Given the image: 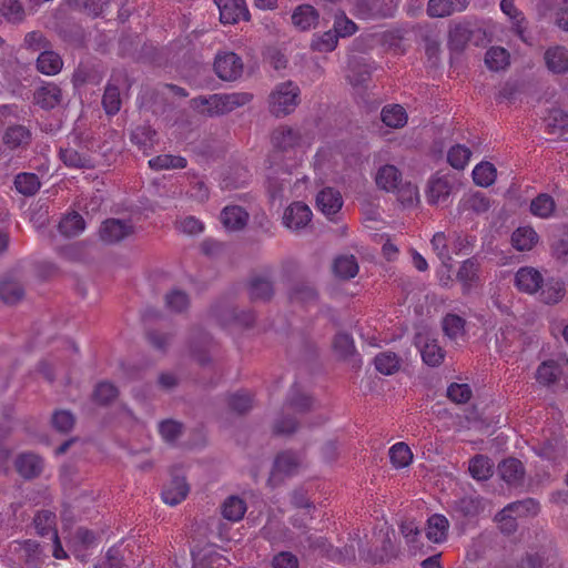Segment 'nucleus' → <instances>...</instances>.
Instances as JSON below:
<instances>
[{"mask_svg":"<svg viewBox=\"0 0 568 568\" xmlns=\"http://www.w3.org/2000/svg\"><path fill=\"white\" fill-rule=\"evenodd\" d=\"M300 88L292 81L277 84L268 98L270 112L275 116H285L298 105Z\"/></svg>","mask_w":568,"mask_h":568,"instance_id":"obj_1","label":"nucleus"},{"mask_svg":"<svg viewBox=\"0 0 568 568\" xmlns=\"http://www.w3.org/2000/svg\"><path fill=\"white\" fill-rule=\"evenodd\" d=\"M9 551L17 557V564L24 568H38L42 562L41 550L36 541H12Z\"/></svg>","mask_w":568,"mask_h":568,"instance_id":"obj_2","label":"nucleus"},{"mask_svg":"<svg viewBox=\"0 0 568 568\" xmlns=\"http://www.w3.org/2000/svg\"><path fill=\"white\" fill-rule=\"evenodd\" d=\"M217 77L224 81H235L242 75L243 62L234 52L219 53L214 61Z\"/></svg>","mask_w":568,"mask_h":568,"instance_id":"obj_3","label":"nucleus"},{"mask_svg":"<svg viewBox=\"0 0 568 568\" xmlns=\"http://www.w3.org/2000/svg\"><path fill=\"white\" fill-rule=\"evenodd\" d=\"M313 213L310 206L303 202H293L283 213V224L291 231L305 229L312 221Z\"/></svg>","mask_w":568,"mask_h":568,"instance_id":"obj_4","label":"nucleus"},{"mask_svg":"<svg viewBox=\"0 0 568 568\" xmlns=\"http://www.w3.org/2000/svg\"><path fill=\"white\" fill-rule=\"evenodd\" d=\"M59 158L65 166L71 169L94 168V161L89 152L84 151V149L77 143L73 145L68 143L67 146L60 148Z\"/></svg>","mask_w":568,"mask_h":568,"instance_id":"obj_5","label":"nucleus"},{"mask_svg":"<svg viewBox=\"0 0 568 568\" xmlns=\"http://www.w3.org/2000/svg\"><path fill=\"white\" fill-rule=\"evenodd\" d=\"M416 345L419 348L423 362L426 365L436 367L443 363L445 352L439 346L437 339L427 334L419 333L416 336Z\"/></svg>","mask_w":568,"mask_h":568,"instance_id":"obj_6","label":"nucleus"},{"mask_svg":"<svg viewBox=\"0 0 568 568\" xmlns=\"http://www.w3.org/2000/svg\"><path fill=\"white\" fill-rule=\"evenodd\" d=\"M301 466L302 459L297 454L292 452H284L280 454L274 462L270 483L276 484L282 479V477L296 474Z\"/></svg>","mask_w":568,"mask_h":568,"instance_id":"obj_7","label":"nucleus"},{"mask_svg":"<svg viewBox=\"0 0 568 568\" xmlns=\"http://www.w3.org/2000/svg\"><path fill=\"white\" fill-rule=\"evenodd\" d=\"M63 93L61 88L53 82H44L33 92V102L43 110H52L61 104Z\"/></svg>","mask_w":568,"mask_h":568,"instance_id":"obj_8","label":"nucleus"},{"mask_svg":"<svg viewBox=\"0 0 568 568\" xmlns=\"http://www.w3.org/2000/svg\"><path fill=\"white\" fill-rule=\"evenodd\" d=\"M481 265L478 258L470 257L465 260L457 272V281L462 284L463 293H469L480 283Z\"/></svg>","mask_w":568,"mask_h":568,"instance_id":"obj_9","label":"nucleus"},{"mask_svg":"<svg viewBox=\"0 0 568 568\" xmlns=\"http://www.w3.org/2000/svg\"><path fill=\"white\" fill-rule=\"evenodd\" d=\"M220 10L222 23L232 24L248 19V10L244 0H214Z\"/></svg>","mask_w":568,"mask_h":568,"instance_id":"obj_10","label":"nucleus"},{"mask_svg":"<svg viewBox=\"0 0 568 568\" xmlns=\"http://www.w3.org/2000/svg\"><path fill=\"white\" fill-rule=\"evenodd\" d=\"M450 508L455 518L473 519L484 511L485 503L480 496H465L455 500Z\"/></svg>","mask_w":568,"mask_h":568,"instance_id":"obj_11","label":"nucleus"},{"mask_svg":"<svg viewBox=\"0 0 568 568\" xmlns=\"http://www.w3.org/2000/svg\"><path fill=\"white\" fill-rule=\"evenodd\" d=\"M133 233V225L126 221L110 219L103 222L100 237L105 243H116Z\"/></svg>","mask_w":568,"mask_h":568,"instance_id":"obj_12","label":"nucleus"},{"mask_svg":"<svg viewBox=\"0 0 568 568\" xmlns=\"http://www.w3.org/2000/svg\"><path fill=\"white\" fill-rule=\"evenodd\" d=\"M192 568H224L229 565V560L213 546L192 551Z\"/></svg>","mask_w":568,"mask_h":568,"instance_id":"obj_13","label":"nucleus"},{"mask_svg":"<svg viewBox=\"0 0 568 568\" xmlns=\"http://www.w3.org/2000/svg\"><path fill=\"white\" fill-rule=\"evenodd\" d=\"M544 283L541 273L530 266L520 267L515 275L516 287L527 294H536Z\"/></svg>","mask_w":568,"mask_h":568,"instance_id":"obj_14","label":"nucleus"},{"mask_svg":"<svg viewBox=\"0 0 568 568\" xmlns=\"http://www.w3.org/2000/svg\"><path fill=\"white\" fill-rule=\"evenodd\" d=\"M31 131L22 124L9 125L2 134V144L13 151L27 148L31 142Z\"/></svg>","mask_w":568,"mask_h":568,"instance_id":"obj_15","label":"nucleus"},{"mask_svg":"<svg viewBox=\"0 0 568 568\" xmlns=\"http://www.w3.org/2000/svg\"><path fill=\"white\" fill-rule=\"evenodd\" d=\"M568 366V361L565 359H547L544 361L536 371V379L539 384L549 386L555 384L565 368Z\"/></svg>","mask_w":568,"mask_h":568,"instance_id":"obj_16","label":"nucleus"},{"mask_svg":"<svg viewBox=\"0 0 568 568\" xmlns=\"http://www.w3.org/2000/svg\"><path fill=\"white\" fill-rule=\"evenodd\" d=\"M537 9L541 16L555 14L556 24L568 31V0H539Z\"/></svg>","mask_w":568,"mask_h":568,"instance_id":"obj_17","label":"nucleus"},{"mask_svg":"<svg viewBox=\"0 0 568 568\" xmlns=\"http://www.w3.org/2000/svg\"><path fill=\"white\" fill-rule=\"evenodd\" d=\"M316 205L323 214L332 216L342 209L343 199L338 191L332 187H326L318 192L316 196Z\"/></svg>","mask_w":568,"mask_h":568,"instance_id":"obj_18","label":"nucleus"},{"mask_svg":"<svg viewBox=\"0 0 568 568\" xmlns=\"http://www.w3.org/2000/svg\"><path fill=\"white\" fill-rule=\"evenodd\" d=\"M190 488L183 477H174L162 490V500L175 506L183 501L189 495Z\"/></svg>","mask_w":568,"mask_h":568,"instance_id":"obj_19","label":"nucleus"},{"mask_svg":"<svg viewBox=\"0 0 568 568\" xmlns=\"http://www.w3.org/2000/svg\"><path fill=\"white\" fill-rule=\"evenodd\" d=\"M566 295V286L560 278H548L541 284L539 298L542 303L555 305Z\"/></svg>","mask_w":568,"mask_h":568,"instance_id":"obj_20","label":"nucleus"},{"mask_svg":"<svg viewBox=\"0 0 568 568\" xmlns=\"http://www.w3.org/2000/svg\"><path fill=\"white\" fill-rule=\"evenodd\" d=\"M16 468L22 477L30 479L40 475L43 462L34 454H21L16 459Z\"/></svg>","mask_w":568,"mask_h":568,"instance_id":"obj_21","label":"nucleus"},{"mask_svg":"<svg viewBox=\"0 0 568 568\" xmlns=\"http://www.w3.org/2000/svg\"><path fill=\"white\" fill-rule=\"evenodd\" d=\"M248 214L237 205L226 206L221 212V222L225 229L237 231L246 225Z\"/></svg>","mask_w":568,"mask_h":568,"instance_id":"obj_22","label":"nucleus"},{"mask_svg":"<svg viewBox=\"0 0 568 568\" xmlns=\"http://www.w3.org/2000/svg\"><path fill=\"white\" fill-rule=\"evenodd\" d=\"M498 470L501 479L509 485H518L524 479V465L516 458L505 459L499 464Z\"/></svg>","mask_w":568,"mask_h":568,"instance_id":"obj_23","label":"nucleus"},{"mask_svg":"<svg viewBox=\"0 0 568 568\" xmlns=\"http://www.w3.org/2000/svg\"><path fill=\"white\" fill-rule=\"evenodd\" d=\"M452 191L449 181L443 176L430 179L427 189V201L430 204H439L447 200Z\"/></svg>","mask_w":568,"mask_h":568,"instance_id":"obj_24","label":"nucleus"},{"mask_svg":"<svg viewBox=\"0 0 568 568\" xmlns=\"http://www.w3.org/2000/svg\"><path fill=\"white\" fill-rule=\"evenodd\" d=\"M253 95L247 92H233L229 94H219L215 99L219 104V115L232 112L233 110L243 106L251 102Z\"/></svg>","mask_w":568,"mask_h":568,"instance_id":"obj_25","label":"nucleus"},{"mask_svg":"<svg viewBox=\"0 0 568 568\" xmlns=\"http://www.w3.org/2000/svg\"><path fill=\"white\" fill-rule=\"evenodd\" d=\"M317 21L318 13L310 4L298 6L292 14L293 24L302 31L314 28L317 24Z\"/></svg>","mask_w":568,"mask_h":568,"instance_id":"obj_26","label":"nucleus"},{"mask_svg":"<svg viewBox=\"0 0 568 568\" xmlns=\"http://www.w3.org/2000/svg\"><path fill=\"white\" fill-rule=\"evenodd\" d=\"M545 61L547 68L554 73L568 71V52L564 47H554L546 51Z\"/></svg>","mask_w":568,"mask_h":568,"instance_id":"obj_27","label":"nucleus"},{"mask_svg":"<svg viewBox=\"0 0 568 568\" xmlns=\"http://www.w3.org/2000/svg\"><path fill=\"white\" fill-rule=\"evenodd\" d=\"M448 527L447 518L435 514L427 521L426 536L433 542H443L447 537Z\"/></svg>","mask_w":568,"mask_h":568,"instance_id":"obj_28","label":"nucleus"},{"mask_svg":"<svg viewBox=\"0 0 568 568\" xmlns=\"http://www.w3.org/2000/svg\"><path fill=\"white\" fill-rule=\"evenodd\" d=\"M497 346L498 351L504 356L513 355L520 347L519 333L513 327H506L501 329L499 335L497 336Z\"/></svg>","mask_w":568,"mask_h":568,"instance_id":"obj_29","label":"nucleus"},{"mask_svg":"<svg viewBox=\"0 0 568 568\" xmlns=\"http://www.w3.org/2000/svg\"><path fill=\"white\" fill-rule=\"evenodd\" d=\"M538 242V234L530 226H521L514 231L511 243L518 251H530Z\"/></svg>","mask_w":568,"mask_h":568,"instance_id":"obj_30","label":"nucleus"},{"mask_svg":"<svg viewBox=\"0 0 568 568\" xmlns=\"http://www.w3.org/2000/svg\"><path fill=\"white\" fill-rule=\"evenodd\" d=\"M58 227L62 235L72 237L78 236L84 231L85 222L79 213L71 212L61 219Z\"/></svg>","mask_w":568,"mask_h":568,"instance_id":"obj_31","label":"nucleus"},{"mask_svg":"<svg viewBox=\"0 0 568 568\" xmlns=\"http://www.w3.org/2000/svg\"><path fill=\"white\" fill-rule=\"evenodd\" d=\"M62 67L61 57L53 51H44L37 59V69L45 75L58 74Z\"/></svg>","mask_w":568,"mask_h":568,"instance_id":"obj_32","label":"nucleus"},{"mask_svg":"<svg viewBox=\"0 0 568 568\" xmlns=\"http://www.w3.org/2000/svg\"><path fill=\"white\" fill-rule=\"evenodd\" d=\"M334 274L342 280H349L357 275L358 264L354 255H341L333 264Z\"/></svg>","mask_w":568,"mask_h":568,"instance_id":"obj_33","label":"nucleus"},{"mask_svg":"<svg viewBox=\"0 0 568 568\" xmlns=\"http://www.w3.org/2000/svg\"><path fill=\"white\" fill-rule=\"evenodd\" d=\"M221 511L223 518L236 523L245 515L246 504L237 496H230L222 504Z\"/></svg>","mask_w":568,"mask_h":568,"instance_id":"obj_34","label":"nucleus"},{"mask_svg":"<svg viewBox=\"0 0 568 568\" xmlns=\"http://www.w3.org/2000/svg\"><path fill=\"white\" fill-rule=\"evenodd\" d=\"M381 116L384 124L389 128L398 129L407 123V113L399 104L384 106Z\"/></svg>","mask_w":568,"mask_h":568,"instance_id":"obj_35","label":"nucleus"},{"mask_svg":"<svg viewBox=\"0 0 568 568\" xmlns=\"http://www.w3.org/2000/svg\"><path fill=\"white\" fill-rule=\"evenodd\" d=\"M500 9L506 16H508L511 19L515 32L519 36V38L523 41L526 42V21L523 13L516 9L514 0H501Z\"/></svg>","mask_w":568,"mask_h":568,"instance_id":"obj_36","label":"nucleus"},{"mask_svg":"<svg viewBox=\"0 0 568 568\" xmlns=\"http://www.w3.org/2000/svg\"><path fill=\"white\" fill-rule=\"evenodd\" d=\"M186 165V159L180 155L161 154L149 160V166L155 171L184 169Z\"/></svg>","mask_w":568,"mask_h":568,"instance_id":"obj_37","label":"nucleus"},{"mask_svg":"<svg viewBox=\"0 0 568 568\" xmlns=\"http://www.w3.org/2000/svg\"><path fill=\"white\" fill-rule=\"evenodd\" d=\"M400 172L394 165L382 166L376 175V183L386 191H394L400 182Z\"/></svg>","mask_w":568,"mask_h":568,"instance_id":"obj_38","label":"nucleus"},{"mask_svg":"<svg viewBox=\"0 0 568 568\" xmlns=\"http://www.w3.org/2000/svg\"><path fill=\"white\" fill-rule=\"evenodd\" d=\"M510 55L501 47H491L485 55V63L491 71H500L509 65Z\"/></svg>","mask_w":568,"mask_h":568,"instance_id":"obj_39","label":"nucleus"},{"mask_svg":"<svg viewBox=\"0 0 568 568\" xmlns=\"http://www.w3.org/2000/svg\"><path fill=\"white\" fill-rule=\"evenodd\" d=\"M469 473L476 480H487L493 475V464L488 457L476 455L469 462Z\"/></svg>","mask_w":568,"mask_h":568,"instance_id":"obj_40","label":"nucleus"},{"mask_svg":"<svg viewBox=\"0 0 568 568\" xmlns=\"http://www.w3.org/2000/svg\"><path fill=\"white\" fill-rule=\"evenodd\" d=\"M473 180L475 184L487 187L490 186L497 176V171L490 162H480L473 170Z\"/></svg>","mask_w":568,"mask_h":568,"instance_id":"obj_41","label":"nucleus"},{"mask_svg":"<svg viewBox=\"0 0 568 568\" xmlns=\"http://www.w3.org/2000/svg\"><path fill=\"white\" fill-rule=\"evenodd\" d=\"M460 204L464 211H469L475 214H483L490 207L489 199L480 192L465 195Z\"/></svg>","mask_w":568,"mask_h":568,"instance_id":"obj_42","label":"nucleus"},{"mask_svg":"<svg viewBox=\"0 0 568 568\" xmlns=\"http://www.w3.org/2000/svg\"><path fill=\"white\" fill-rule=\"evenodd\" d=\"M470 37L471 30L467 23H456L449 30V47L456 51L463 50Z\"/></svg>","mask_w":568,"mask_h":568,"instance_id":"obj_43","label":"nucleus"},{"mask_svg":"<svg viewBox=\"0 0 568 568\" xmlns=\"http://www.w3.org/2000/svg\"><path fill=\"white\" fill-rule=\"evenodd\" d=\"M40 185L39 178L34 173H20L14 178L16 190L26 196L36 194Z\"/></svg>","mask_w":568,"mask_h":568,"instance_id":"obj_44","label":"nucleus"},{"mask_svg":"<svg viewBox=\"0 0 568 568\" xmlns=\"http://www.w3.org/2000/svg\"><path fill=\"white\" fill-rule=\"evenodd\" d=\"M298 134L291 128H278L272 134V143L275 148L287 150L298 142Z\"/></svg>","mask_w":568,"mask_h":568,"instance_id":"obj_45","label":"nucleus"},{"mask_svg":"<svg viewBox=\"0 0 568 568\" xmlns=\"http://www.w3.org/2000/svg\"><path fill=\"white\" fill-rule=\"evenodd\" d=\"M375 367L384 375H392L399 369L400 359L392 352H384L378 354L375 359Z\"/></svg>","mask_w":568,"mask_h":568,"instance_id":"obj_46","label":"nucleus"},{"mask_svg":"<svg viewBox=\"0 0 568 568\" xmlns=\"http://www.w3.org/2000/svg\"><path fill=\"white\" fill-rule=\"evenodd\" d=\"M389 459L395 468L407 467L413 460V454L408 445L397 443L389 449Z\"/></svg>","mask_w":568,"mask_h":568,"instance_id":"obj_47","label":"nucleus"},{"mask_svg":"<svg viewBox=\"0 0 568 568\" xmlns=\"http://www.w3.org/2000/svg\"><path fill=\"white\" fill-rule=\"evenodd\" d=\"M555 201L548 194H539L530 203V212L538 217L548 219L555 211Z\"/></svg>","mask_w":568,"mask_h":568,"instance_id":"obj_48","label":"nucleus"},{"mask_svg":"<svg viewBox=\"0 0 568 568\" xmlns=\"http://www.w3.org/2000/svg\"><path fill=\"white\" fill-rule=\"evenodd\" d=\"M273 295V285L266 277H254L250 284V296L254 301H266Z\"/></svg>","mask_w":568,"mask_h":568,"instance_id":"obj_49","label":"nucleus"},{"mask_svg":"<svg viewBox=\"0 0 568 568\" xmlns=\"http://www.w3.org/2000/svg\"><path fill=\"white\" fill-rule=\"evenodd\" d=\"M471 156V151L462 144L452 146L447 153L448 163L456 170H464Z\"/></svg>","mask_w":568,"mask_h":568,"instance_id":"obj_50","label":"nucleus"},{"mask_svg":"<svg viewBox=\"0 0 568 568\" xmlns=\"http://www.w3.org/2000/svg\"><path fill=\"white\" fill-rule=\"evenodd\" d=\"M338 43V38L333 30L313 36L311 47L318 52H332Z\"/></svg>","mask_w":568,"mask_h":568,"instance_id":"obj_51","label":"nucleus"},{"mask_svg":"<svg viewBox=\"0 0 568 568\" xmlns=\"http://www.w3.org/2000/svg\"><path fill=\"white\" fill-rule=\"evenodd\" d=\"M442 324L445 334L452 339H456L465 333V320L459 315L447 314Z\"/></svg>","mask_w":568,"mask_h":568,"instance_id":"obj_52","label":"nucleus"},{"mask_svg":"<svg viewBox=\"0 0 568 568\" xmlns=\"http://www.w3.org/2000/svg\"><path fill=\"white\" fill-rule=\"evenodd\" d=\"M102 105L109 115L116 114L121 108V97L119 88L113 84H108L102 98Z\"/></svg>","mask_w":568,"mask_h":568,"instance_id":"obj_53","label":"nucleus"},{"mask_svg":"<svg viewBox=\"0 0 568 568\" xmlns=\"http://www.w3.org/2000/svg\"><path fill=\"white\" fill-rule=\"evenodd\" d=\"M34 526L41 536L53 535L55 529V515L49 510H43L34 517Z\"/></svg>","mask_w":568,"mask_h":568,"instance_id":"obj_54","label":"nucleus"},{"mask_svg":"<svg viewBox=\"0 0 568 568\" xmlns=\"http://www.w3.org/2000/svg\"><path fill=\"white\" fill-rule=\"evenodd\" d=\"M538 510L539 505L532 498L515 501L506 506V511L513 513L516 517L536 515Z\"/></svg>","mask_w":568,"mask_h":568,"instance_id":"obj_55","label":"nucleus"},{"mask_svg":"<svg viewBox=\"0 0 568 568\" xmlns=\"http://www.w3.org/2000/svg\"><path fill=\"white\" fill-rule=\"evenodd\" d=\"M155 131L149 126H138L131 135V140L144 151L151 149L155 141Z\"/></svg>","mask_w":568,"mask_h":568,"instance_id":"obj_56","label":"nucleus"},{"mask_svg":"<svg viewBox=\"0 0 568 568\" xmlns=\"http://www.w3.org/2000/svg\"><path fill=\"white\" fill-rule=\"evenodd\" d=\"M215 99H219V94H212L209 98L199 97L192 100V104L202 114L214 116L219 115L220 104Z\"/></svg>","mask_w":568,"mask_h":568,"instance_id":"obj_57","label":"nucleus"},{"mask_svg":"<svg viewBox=\"0 0 568 568\" xmlns=\"http://www.w3.org/2000/svg\"><path fill=\"white\" fill-rule=\"evenodd\" d=\"M432 247L438 258L442 261L444 265H448V263L452 261L450 251L447 243V237L443 232L436 233L432 241H430Z\"/></svg>","mask_w":568,"mask_h":568,"instance_id":"obj_58","label":"nucleus"},{"mask_svg":"<svg viewBox=\"0 0 568 568\" xmlns=\"http://www.w3.org/2000/svg\"><path fill=\"white\" fill-rule=\"evenodd\" d=\"M165 304L170 311L179 313L187 308L190 300L185 292L173 290L166 294Z\"/></svg>","mask_w":568,"mask_h":568,"instance_id":"obj_59","label":"nucleus"},{"mask_svg":"<svg viewBox=\"0 0 568 568\" xmlns=\"http://www.w3.org/2000/svg\"><path fill=\"white\" fill-rule=\"evenodd\" d=\"M71 7L78 10H83L90 14H101L105 7H108V0H69Z\"/></svg>","mask_w":568,"mask_h":568,"instance_id":"obj_60","label":"nucleus"},{"mask_svg":"<svg viewBox=\"0 0 568 568\" xmlns=\"http://www.w3.org/2000/svg\"><path fill=\"white\" fill-rule=\"evenodd\" d=\"M3 17L13 23L21 22L24 19V10L18 0H6L2 4Z\"/></svg>","mask_w":568,"mask_h":568,"instance_id":"obj_61","label":"nucleus"},{"mask_svg":"<svg viewBox=\"0 0 568 568\" xmlns=\"http://www.w3.org/2000/svg\"><path fill=\"white\" fill-rule=\"evenodd\" d=\"M23 294V288L18 283H3L0 286V297L7 304L18 303Z\"/></svg>","mask_w":568,"mask_h":568,"instance_id":"obj_62","label":"nucleus"},{"mask_svg":"<svg viewBox=\"0 0 568 568\" xmlns=\"http://www.w3.org/2000/svg\"><path fill=\"white\" fill-rule=\"evenodd\" d=\"M159 432L163 440L174 443L182 434V425L172 419L163 420L159 424Z\"/></svg>","mask_w":568,"mask_h":568,"instance_id":"obj_63","label":"nucleus"},{"mask_svg":"<svg viewBox=\"0 0 568 568\" xmlns=\"http://www.w3.org/2000/svg\"><path fill=\"white\" fill-rule=\"evenodd\" d=\"M332 30L337 34V38H345L353 36L357 31V26L344 13H341L336 16Z\"/></svg>","mask_w":568,"mask_h":568,"instance_id":"obj_64","label":"nucleus"}]
</instances>
